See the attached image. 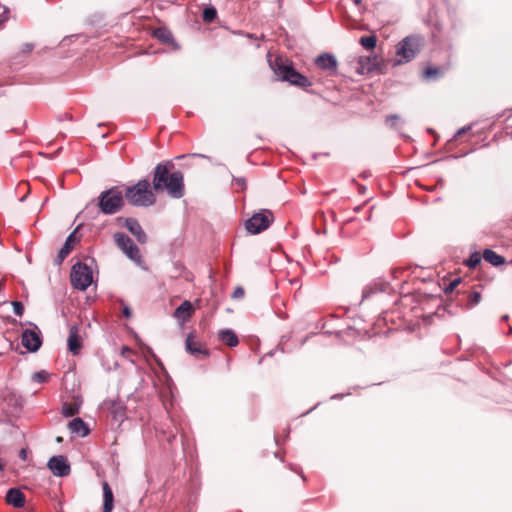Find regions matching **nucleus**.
I'll list each match as a JSON object with an SVG mask.
<instances>
[{
    "instance_id": "obj_1",
    "label": "nucleus",
    "mask_w": 512,
    "mask_h": 512,
    "mask_svg": "<svg viewBox=\"0 0 512 512\" xmlns=\"http://www.w3.org/2000/svg\"><path fill=\"white\" fill-rule=\"evenodd\" d=\"M168 165L173 167L170 162L156 165L153 173V189L156 192L166 191L172 198L179 199L184 195V177L180 171L169 173Z\"/></svg>"
},
{
    "instance_id": "obj_2",
    "label": "nucleus",
    "mask_w": 512,
    "mask_h": 512,
    "mask_svg": "<svg viewBox=\"0 0 512 512\" xmlns=\"http://www.w3.org/2000/svg\"><path fill=\"white\" fill-rule=\"evenodd\" d=\"M123 193L125 200L135 207H150L156 202V196L146 179L139 180L134 185L126 186Z\"/></svg>"
},
{
    "instance_id": "obj_3",
    "label": "nucleus",
    "mask_w": 512,
    "mask_h": 512,
    "mask_svg": "<svg viewBox=\"0 0 512 512\" xmlns=\"http://www.w3.org/2000/svg\"><path fill=\"white\" fill-rule=\"evenodd\" d=\"M125 205L124 193L119 186H113L102 191L98 196L97 206L104 215H114Z\"/></svg>"
},
{
    "instance_id": "obj_4",
    "label": "nucleus",
    "mask_w": 512,
    "mask_h": 512,
    "mask_svg": "<svg viewBox=\"0 0 512 512\" xmlns=\"http://www.w3.org/2000/svg\"><path fill=\"white\" fill-rule=\"evenodd\" d=\"M269 62L279 80L304 89L311 86V81L306 76L296 71L291 64L284 63L281 58Z\"/></svg>"
},
{
    "instance_id": "obj_5",
    "label": "nucleus",
    "mask_w": 512,
    "mask_h": 512,
    "mask_svg": "<svg viewBox=\"0 0 512 512\" xmlns=\"http://www.w3.org/2000/svg\"><path fill=\"white\" fill-rule=\"evenodd\" d=\"M421 38L418 36H407L397 46V56L401 59L396 60L395 64L406 63L415 58L420 51Z\"/></svg>"
},
{
    "instance_id": "obj_6",
    "label": "nucleus",
    "mask_w": 512,
    "mask_h": 512,
    "mask_svg": "<svg viewBox=\"0 0 512 512\" xmlns=\"http://www.w3.org/2000/svg\"><path fill=\"white\" fill-rule=\"evenodd\" d=\"M70 280L75 289L84 291L92 283V270L85 263L78 262L72 266Z\"/></svg>"
},
{
    "instance_id": "obj_7",
    "label": "nucleus",
    "mask_w": 512,
    "mask_h": 512,
    "mask_svg": "<svg viewBox=\"0 0 512 512\" xmlns=\"http://www.w3.org/2000/svg\"><path fill=\"white\" fill-rule=\"evenodd\" d=\"M274 215L272 211L263 209L254 213L245 223L247 231L251 234H258L266 230L273 222Z\"/></svg>"
},
{
    "instance_id": "obj_8",
    "label": "nucleus",
    "mask_w": 512,
    "mask_h": 512,
    "mask_svg": "<svg viewBox=\"0 0 512 512\" xmlns=\"http://www.w3.org/2000/svg\"><path fill=\"white\" fill-rule=\"evenodd\" d=\"M116 246L136 264L142 262L140 250L133 240L122 232H117L113 236Z\"/></svg>"
},
{
    "instance_id": "obj_9",
    "label": "nucleus",
    "mask_w": 512,
    "mask_h": 512,
    "mask_svg": "<svg viewBox=\"0 0 512 512\" xmlns=\"http://www.w3.org/2000/svg\"><path fill=\"white\" fill-rule=\"evenodd\" d=\"M116 222L119 226L125 227L131 234H133L139 243L143 244L147 241V235L137 219L132 217H118Z\"/></svg>"
},
{
    "instance_id": "obj_10",
    "label": "nucleus",
    "mask_w": 512,
    "mask_h": 512,
    "mask_svg": "<svg viewBox=\"0 0 512 512\" xmlns=\"http://www.w3.org/2000/svg\"><path fill=\"white\" fill-rule=\"evenodd\" d=\"M47 465L55 476L65 477L70 474V465L62 455L51 457Z\"/></svg>"
},
{
    "instance_id": "obj_11",
    "label": "nucleus",
    "mask_w": 512,
    "mask_h": 512,
    "mask_svg": "<svg viewBox=\"0 0 512 512\" xmlns=\"http://www.w3.org/2000/svg\"><path fill=\"white\" fill-rule=\"evenodd\" d=\"M22 345L30 352H36L42 345L40 334L32 329H26L21 337Z\"/></svg>"
},
{
    "instance_id": "obj_12",
    "label": "nucleus",
    "mask_w": 512,
    "mask_h": 512,
    "mask_svg": "<svg viewBox=\"0 0 512 512\" xmlns=\"http://www.w3.org/2000/svg\"><path fill=\"white\" fill-rule=\"evenodd\" d=\"M315 65L321 70L335 73L337 71L338 63L335 56L330 53H322L315 59Z\"/></svg>"
},
{
    "instance_id": "obj_13",
    "label": "nucleus",
    "mask_w": 512,
    "mask_h": 512,
    "mask_svg": "<svg viewBox=\"0 0 512 512\" xmlns=\"http://www.w3.org/2000/svg\"><path fill=\"white\" fill-rule=\"evenodd\" d=\"M79 329L76 325L71 326L68 336V349L73 355H77L82 347V340L78 334Z\"/></svg>"
},
{
    "instance_id": "obj_14",
    "label": "nucleus",
    "mask_w": 512,
    "mask_h": 512,
    "mask_svg": "<svg viewBox=\"0 0 512 512\" xmlns=\"http://www.w3.org/2000/svg\"><path fill=\"white\" fill-rule=\"evenodd\" d=\"M6 502L15 508H22L25 505V495L17 488H10L6 494Z\"/></svg>"
},
{
    "instance_id": "obj_15",
    "label": "nucleus",
    "mask_w": 512,
    "mask_h": 512,
    "mask_svg": "<svg viewBox=\"0 0 512 512\" xmlns=\"http://www.w3.org/2000/svg\"><path fill=\"white\" fill-rule=\"evenodd\" d=\"M76 242V236L75 232L71 233L67 238L63 245V247L60 249L57 258L55 259V264L60 265L64 259L69 255V253L72 251L73 246Z\"/></svg>"
},
{
    "instance_id": "obj_16",
    "label": "nucleus",
    "mask_w": 512,
    "mask_h": 512,
    "mask_svg": "<svg viewBox=\"0 0 512 512\" xmlns=\"http://www.w3.org/2000/svg\"><path fill=\"white\" fill-rule=\"evenodd\" d=\"M103 490V512H112L114 508V495L110 485L104 481L102 483Z\"/></svg>"
},
{
    "instance_id": "obj_17",
    "label": "nucleus",
    "mask_w": 512,
    "mask_h": 512,
    "mask_svg": "<svg viewBox=\"0 0 512 512\" xmlns=\"http://www.w3.org/2000/svg\"><path fill=\"white\" fill-rule=\"evenodd\" d=\"M68 428L72 434L85 437L89 434V428L86 423L79 417L69 422Z\"/></svg>"
},
{
    "instance_id": "obj_18",
    "label": "nucleus",
    "mask_w": 512,
    "mask_h": 512,
    "mask_svg": "<svg viewBox=\"0 0 512 512\" xmlns=\"http://www.w3.org/2000/svg\"><path fill=\"white\" fill-rule=\"evenodd\" d=\"M33 48H34V46L32 44H30V43L24 44L22 46V48L20 49V51L15 53L11 57V59H10L11 65L12 66H17V65H20V64L24 63L26 58L32 52Z\"/></svg>"
},
{
    "instance_id": "obj_19",
    "label": "nucleus",
    "mask_w": 512,
    "mask_h": 512,
    "mask_svg": "<svg viewBox=\"0 0 512 512\" xmlns=\"http://www.w3.org/2000/svg\"><path fill=\"white\" fill-rule=\"evenodd\" d=\"M218 339L229 347H235L239 343L238 336L232 329H222L218 332Z\"/></svg>"
},
{
    "instance_id": "obj_20",
    "label": "nucleus",
    "mask_w": 512,
    "mask_h": 512,
    "mask_svg": "<svg viewBox=\"0 0 512 512\" xmlns=\"http://www.w3.org/2000/svg\"><path fill=\"white\" fill-rule=\"evenodd\" d=\"M192 312H193V306H192L191 302L188 300H185L175 309L174 316L177 319L186 321L187 319H189L191 317Z\"/></svg>"
},
{
    "instance_id": "obj_21",
    "label": "nucleus",
    "mask_w": 512,
    "mask_h": 512,
    "mask_svg": "<svg viewBox=\"0 0 512 512\" xmlns=\"http://www.w3.org/2000/svg\"><path fill=\"white\" fill-rule=\"evenodd\" d=\"M186 349L188 350L189 353L195 356L199 354L208 355V351L206 349H203L200 343L195 342L191 334L188 335L186 339Z\"/></svg>"
},
{
    "instance_id": "obj_22",
    "label": "nucleus",
    "mask_w": 512,
    "mask_h": 512,
    "mask_svg": "<svg viewBox=\"0 0 512 512\" xmlns=\"http://www.w3.org/2000/svg\"><path fill=\"white\" fill-rule=\"evenodd\" d=\"M483 258L486 262L492 264L493 266H499L502 265L505 262V259L503 256L497 254L493 250L486 249L483 252Z\"/></svg>"
},
{
    "instance_id": "obj_23",
    "label": "nucleus",
    "mask_w": 512,
    "mask_h": 512,
    "mask_svg": "<svg viewBox=\"0 0 512 512\" xmlns=\"http://www.w3.org/2000/svg\"><path fill=\"white\" fill-rule=\"evenodd\" d=\"M154 36L158 40H160L161 42L166 43V44H172L174 42V37H173L171 31H169L168 29L163 28V27L155 29Z\"/></svg>"
},
{
    "instance_id": "obj_24",
    "label": "nucleus",
    "mask_w": 512,
    "mask_h": 512,
    "mask_svg": "<svg viewBox=\"0 0 512 512\" xmlns=\"http://www.w3.org/2000/svg\"><path fill=\"white\" fill-rule=\"evenodd\" d=\"M80 405L77 402L64 403L62 407V414L65 417H72L79 413Z\"/></svg>"
},
{
    "instance_id": "obj_25",
    "label": "nucleus",
    "mask_w": 512,
    "mask_h": 512,
    "mask_svg": "<svg viewBox=\"0 0 512 512\" xmlns=\"http://www.w3.org/2000/svg\"><path fill=\"white\" fill-rule=\"evenodd\" d=\"M360 44L367 50H373L377 44L375 35L363 36L360 38Z\"/></svg>"
},
{
    "instance_id": "obj_26",
    "label": "nucleus",
    "mask_w": 512,
    "mask_h": 512,
    "mask_svg": "<svg viewBox=\"0 0 512 512\" xmlns=\"http://www.w3.org/2000/svg\"><path fill=\"white\" fill-rule=\"evenodd\" d=\"M217 16V11L214 7L210 6V7H206L204 10H203V14H202V17H203V20L205 22H208V23H211L212 21L215 20Z\"/></svg>"
},
{
    "instance_id": "obj_27",
    "label": "nucleus",
    "mask_w": 512,
    "mask_h": 512,
    "mask_svg": "<svg viewBox=\"0 0 512 512\" xmlns=\"http://www.w3.org/2000/svg\"><path fill=\"white\" fill-rule=\"evenodd\" d=\"M480 301H481V293L478 291H473L468 295V301H467L466 306L471 309L474 306H476L477 304H479Z\"/></svg>"
},
{
    "instance_id": "obj_28",
    "label": "nucleus",
    "mask_w": 512,
    "mask_h": 512,
    "mask_svg": "<svg viewBox=\"0 0 512 512\" xmlns=\"http://www.w3.org/2000/svg\"><path fill=\"white\" fill-rule=\"evenodd\" d=\"M386 125H388L391 128L397 129L398 124L401 122V118L397 114H392L386 117Z\"/></svg>"
},
{
    "instance_id": "obj_29",
    "label": "nucleus",
    "mask_w": 512,
    "mask_h": 512,
    "mask_svg": "<svg viewBox=\"0 0 512 512\" xmlns=\"http://www.w3.org/2000/svg\"><path fill=\"white\" fill-rule=\"evenodd\" d=\"M442 74V71L441 69L437 68V67H428L426 70H425V77L427 79H432V78H436L438 77L439 75Z\"/></svg>"
},
{
    "instance_id": "obj_30",
    "label": "nucleus",
    "mask_w": 512,
    "mask_h": 512,
    "mask_svg": "<svg viewBox=\"0 0 512 512\" xmlns=\"http://www.w3.org/2000/svg\"><path fill=\"white\" fill-rule=\"evenodd\" d=\"M49 374L45 371H39L33 374V380L37 383H43L48 380Z\"/></svg>"
},
{
    "instance_id": "obj_31",
    "label": "nucleus",
    "mask_w": 512,
    "mask_h": 512,
    "mask_svg": "<svg viewBox=\"0 0 512 512\" xmlns=\"http://www.w3.org/2000/svg\"><path fill=\"white\" fill-rule=\"evenodd\" d=\"M12 307H13V312L17 316L21 317L23 315V313H24V306H23V304L21 302L13 301L12 302Z\"/></svg>"
},
{
    "instance_id": "obj_32",
    "label": "nucleus",
    "mask_w": 512,
    "mask_h": 512,
    "mask_svg": "<svg viewBox=\"0 0 512 512\" xmlns=\"http://www.w3.org/2000/svg\"><path fill=\"white\" fill-rule=\"evenodd\" d=\"M481 259L478 254L472 255L467 261V265L471 268L476 267L480 263Z\"/></svg>"
},
{
    "instance_id": "obj_33",
    "label": "nucleus",
    "mask_w": 512,
    "mask_h": 512,
    "mask_svg": "<svg viewBox=\"0 0 512 512\" xmlns=\"http://www.w3.org/2000/svg\"><path fill=\"white\" fill-rule=\"evenodd\" d=\"M460 283V279H454L453 281H451L448 285V287L445 289L446 292H450V291H453L457 285Z\"/></svg>"
},
{
    "instance_id": "obj_34",
    "label": "nucleus",
    "mask_w": 512,
    "mask_h": 512,
    "mask_svg": "<svg viewBox=\"0 0 512 512\" xmlns=\"http://www.w3.org/2000/svg\"><path fill=\"white\" fill-rule=\"evenodd\" d=\"M244 289L242 287H237L233 292V297L238 299L244 296Z\"/></svg>"
},
{
    "instance_id": "obj_35",
    "label": "nucleus",
    "mask_w": 512,
    "mask_h": 512,
    "mask_svg": "<svg viewBox=\"0 0 512 512\" xmlns=\"http://www.w3.org/2000/svg\"><path fill=\"white\" fill-rule=\"evenodd\" d=\"M132 354V350L128 346H123L121 348V355L125 358H129Z\"/></svg>"
},
{
    "instance_id": "obj_36",
    "label": "nucleus",
    "mask_w": 512,
    "mask_h": 512,
    "mask_svg": "<svg viewBox=\"0 0 512 512\" xmlns=\"http://www.w3.org/2000/svg\"><path fill=\"white\" fill-rule=\"evenodd\" d=\"M471 129V125H468V126H465V127H462L460 128L456 133H455V138H458L460 137L461 135H463L464 133H466L467 131H469Z\"/></svg>"
},
{
    "instance_id": "obj_37",
    "label": "nucleus",
    "mask_w": 512,
    "mask_h": 512,
    "mask_svg": "<svg viewBox=\"0 0 512 512\" xmlns=\"http://www.w3.org/2000/svg\"><path fill=\"white\" fill-rule=\"evenodd\" d=\"M7 20V15L6 13H3V14H0V29H2L4 23L6 22Z\"/></svg>"
},
{
    "instance_id": "obj_38",
    "label": "nucleus",
    "mask_w": 512,
    "mask_h": 512,
    "mask_svg": "<svg viewBox=\"0 0 512 512\" xmlns=\"http://www.w3.org/2000/svg\"><path fill=\"white\" fill-rule=\"evenodd\" d=\"M123 314L126 316V317H130L131 316V311L128 307H124L123 309Z\"/></svg>"
},
{
    "instance_id": "obj_39",
    "label": "nucleus",
    "mask_w": 512,
    "mask_h": 512,
    "mask_svg": "<svg viewBox=\"0 0 512 512\" xmlns=\"http://www.w3.org/2000/svg\"><path fill=\"white\" fill-rule=\"evenodd\" d=\"M120 410H121V412H119V411H118V409L115 411V417H117L118 415H119L120 417H122V416H123V409H122V408H120Z\"/></svg>"
},
{
    "instance_id": "obj_40",
    "label": "nucleus",
    "mask_w": 512,
    "mask_h": 512,
    "mask_svg": "<svg viewBox=\"0 0 512 512\" xmlns=\"http://www.w3.org/2000/svg\"><path fill=\"white\" fill-rule=\"evenodd\" d=\"M237 182H238L239 184H241V185L245 184V180H244V179H242V178H241V179H238V180H237Z\"/></svg>"
},
{
    "instance_id": "obj_41",
    "label": "nucleus",
    "mask_w": 512,
    "mask_h": 512,
    "mask_svg": "<svg viewBox=\"0 0 512 512\" xmlns=\"http://www.w3.org/2000/svg\"><path fill=\"white\" fill-rule=\"evenodd\" d=\"M363 296H364V297H368V290H367V289H365V290L363 291Z\"/></svg>"
},
{
    "instance_id": "obj_42",
    "label": "nucleus",
    "mask_w": 512,
    "mask_h": 512,
    "mask_svg": "<svg viewBox=\"0 0 512 512\" xmlns=\"http://www.w3.org/2000/svg\"><path fill=\"white\" fill-rule=\"evenodd\" d=\"M502 320H503V321L508 320V315H504V316H502Z\"/></svg>"
},
{
    "instance_id": "obj_43",
    "label": "nucleus",
    "mask_w": 512,
    "mask_h": 512,
    "mask_svg": "<svg viewBox=\"0 0 512 512\" xmlns=\"http://www.w3.org/2000/svg\"><path fill=\"white\" fill-rule=\"evenodd\" d=\"M376 65V63L374 62L371 67L369 68V70H373L374 66Z\"/></svg>"
},
{
    "instance_id": "obj_44",
    "label": "nucleus",
    "mask_w": 512,
    "mask_h": 512,
    "mask_svg": "<svg viewBox=\"0 0 512 512\" xmlns=\"http://www.w3.org/2000/svg\"><path fill=\"white\" fill-rule=\"evenodd\" d=\"M355 4H359L361 2V0H354Z\"/></svg>"
},
{
    "instance_id": "obj_45",
    "label": "nucleus",
    "mask_w": 512,
    "mask_h": 512,
    "mask_svg": "<svg viewBox=\"0 0 512 512\" xmlns=\"http://www.w3.org/2000/svg\"><path fill=\"white\" fill-rule=\"evenodd\" d=\"M21 456L25 457V451L24 450L21 451Z\"/></svg>"
},
{
    "instance_id": "obj_46",
    "label": "nucleus",
    "mask_w": 512,
    "mask_h": 512,
    "mask_svg": "<svg viewBox=\"0 0 512 512\" xmlns=\"http://www.w3.org/2000/svg\"><path fill=\"white\" fill-rule=\"evenodd\" d=\"M4 467L3 465L0 463V471H3Z\"/></svg>"
}]
</instances>
